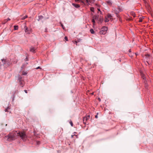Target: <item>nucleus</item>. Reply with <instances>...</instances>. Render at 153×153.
<instances>
[{
    "instance_id": "obj_23",
    "label": "nucleus",
    "mask_w": 153,
    "mask_h": 153,
    "mask_svg": "<svg viewBox=\"0 0 153 153\" xmlns=\"http://www.w3.org/2000/svg\"><path fill=\"white\" fill-rule=\"evenodd\" d=\"M91 11H92L93 12H94V9L93 7H91Z\"/></svg>"
},
{
    "instance_id": "obj_7",
    "label": "nucleus",
    "mask_w": 153,
    "mask_h": 153,
    "mask_svg": "<svg viewBox=\"0 0 153 153\" xmlns=\"http://www.w3.org/2000/svg\"><path fill=\"white\" fill-rule=\"evenodd\" d=\"M3 62V60L1 62H0V69H2V68L5 64Z\"/></svg>"
},
{
    "instance_id": "obj_21",
    "label": "nucleus",
    "mask_w": 153,
    "mask_h": 153,
    "mask_svg": "<svg viewBox=\"0 0 153 153\" xmlns=\"http://www.w3.org/2000/svg\"><path fill=\"white\" fill-rule=\"evenodd\" d=\"M27 73L26 72L23 71L22 72V75H25L27 74Z\"/></svg>"
},
{
    "instance_id": "obj_14",
    "label": "nucleus",
    "mask_w": 153,
    "mask_h": 153,
    "mask_svg": "<svg viewBox=\"0 0 153 153\" xmlns=\"http://www.w3.org/2000/svg\"><path fill=\"white\" fill-rule=\"evenodd\" d=\"M90 32L92 34H94V31L93 29H91L90 30Z\"/></svg>"
},
{
    "instance_id": "obj_10",
    "label": "nucleus",
    "mask_w": 153,
    "mask_h": 153,
    "mask_svg": "<svg viewBox=\"0 0 153 153\" xmlns=\"http://www.w3.org/2000/svg\"><path fill=\"white\" fill-rule=\"evenodd\" d=\"M84 1H85L87 3H88L89 2L90 3H93L94 2V0L93 1V0H83Z\"/></svg>"
},
{
    "instance_id": "obj_4",
    "label": "nucleus",
    "mask_w": 153,
    "mask_h": 153,
    "mask_svg": "<svg viewBox=\"0 0 153 153\" xmlns=\"http://www.w3.org/2000/svg\"><path fill=\"white\" fill-rule=\"evenodd\" d=\"M19 81L20 84L22 87H23L25 84L24 81L22 79V77H19Z\"/></svg>"
},
{
    "instance_id": "obj_37",
    "label": "nucleus",
    "mask_w": 153,
    "mask_h": 153,
    "mask_svg": "<svg viewBox=\"0 0 153 153\" xmlns=\"http://www.w3.org/2000/svg\"><path fill=\"white\" fill-rule=\"evenodd\" d=\"M75 43H76V45H77V42H76V41H75Z\"/></svg>"
},
{
    "instance_id": "obj_34",
    "label": "nucleus",
    "mask_w": 153,
    "mask_h": 153,
    "mask_svg": "<svg viewBox=\"0 0 153 153\" xmlns=\"http://www.w3.org/2000/svg\"><path fill=\"white\" fill-rule=\"evenodd\" d=\"M79 0H75V1L77 2L78 1H79Z\"/></svg>"
},
{
    "instance_id": "obj_40",
    "label": "nucleus",
    "mask_w": 153,
    "mask_h": 153,
    "mask_svg": "<svg viewBox=\"0 0 153 153\" xmlns=\"http://www.w3.org/2000/svg\"><path fill=\"white\" fill-rule=\"evenodd\" d=\"M75 135L76 137H77V135Z\"/></svg>"
},
{
    "instance_id": "obj_13",
    "label": "nucleus",
    "mask_w": 153,
    "mask_h": 153,
    "mask_svg": "<svg viewBox=\"0 0 153 153\" xmlns=\"http://www.w3.org/2000/svg\"><path fill=\"white\" fill-rule=\"evenodd\" d=\"M35 51V49L34 48L32 47L30 48V51H31V52H34Z\"/></svg>"
},
{
    "instance_id": "obj_15",
    "label": "nucleus",
    "mask_w": 153,
    "mask_h": 153,
    "mask_svg": "<svg viewBox=\"0 0 153 153\" xmlns=\"http://www.w3.org/2000/svg\"><path fill=\"white\" fill-rule=\"evenodd\" d=\"M109 19H108L107 17H105V22H108L109 21Z\"/></svg>"
},
{
    "instance_id": "obj_25",
    "label": "nucleus",
    "mask_w": 153,
    "mask_h": 153,
    "mask_svg": "<svg viewBox=\"0 0 153 153\" xmlns=\"http://www.w3.org/2000/svg\"><path fill=\"white\" fill-rule=\"evenodd\" d=\"M70 124L71 125V126H73V123H72V121H71L70 122Z\"/></svg>"
},
{
    "instance_id": "obj_1",
    "label": "nucleus",
    "mask_w": 153,
    "mask_h": 153,
    "mask_svg": "<svg viewBox=\"0 0 153 153\" xmlns=\"http://www.w3.org/2000/svg\"><path fill=\"white\" fill-rule=\"evenodd\" d=\"M13 136L16 139L19 136L23 140H25L27 138V136L25 132H20L16 131H13L11 132Z\"/></svg>"
},
{
    "instance_id": "obj_24",
    "label": "nucleus",
    "mask_w": 153,
    "mask_h": 153,
    "mask_svg": "<svg viewBox=\"0 0 153 153\" xmlns=\"http://www.w3.org/2000/svg\"><path fill=\"white\" fill-rule=\"evenodd\" d=\"M9 109V107H7L6 109L5 110V112H8V110Z\"/></svg>"
},
{
    "instance_id": "obj_3",
    "label": "nucleus",
    "mask_w": 153,
    "mask_h": 153,
    "mask_svg": "<svg viewBox=\"0 0 153 153\" xmlns=\"http://www.w3.org/2000/svg\"><path fill=\"white\" fill-rule=\"evenodd\" d=\"M108 30V28L107 27L104 26L102 27L100 31V33L101 34H105L106 33V31Z\"/></svg>"
},
{
    "instance_id": "obj_5",
    "label": "nucleus",
    "mask_w": 153,
    "mask_h": 153,
    "mask_svg": "<svg viewBox=\"0 0 153 153\" xmlns=\"http://www.w3.org/2000/svg\"><path fill=\"white\" fill-rule=\"evenodd\" d=\"M90 115H88L86 116L83 117V122L85 124H86V122L90 118Z\"/></svg>"
},
{
    "instance_id": "obj_17",
    "label": "nucleus",
    "mask_w": 153,
    "mask_h": 153,
    "mask_svg": "<svg viewBox=\"0 0 153 153\" xmlns=\"http://www.w3.org/2000/svg\"><path fill=\"white\" fill-rule=\"evenodd\" d=\"M27 17V16H25L24 17H22L21 19L22 20L25 19H26V18Z\"/></svg>"
},
{
    "instance_id": "obj_22",
    "label": "nucleus",
    "mask_w": 153,
    "mask_h": 153,
    "mask_svg": "<svg viewBox=\"0 0 153 153\" xmlns=\"http://www.w3.org/2000/svg\"><path fill=\"white\" fill-rule=\"evenodd\" d=\"M141 75L142 76V77H143V79H144L145 78V77L144 76V74L142 73L141 72Z\"/></svg>"
},
{
    "instance_id": "obj_16",
    "label": "nucleus",
    "mask_w": 153,
    "mask_h": 153,
    "mask_svg": "<svg viewBox=\"0 0 153 153\" xmlns=\"http://www.w3.org/2000/svg\"><path fill=\"white\" fill-rule=\"evenodd\" d=\"M10 20V19L9 18H8L7 19H5L4 20V22L3 24L5 23L6 22H7V21Z\"/></svg>"
},
{
    "instance_id": "obj_33",
    "label": "nucleus",
    "mask_w": 153,
    "mask_h": 153,
    "mask_svg": "<svg viewBox=\"0 0 153 153\" xmlns=\"http://www.w3.org/2000/svg\"><path fill=\"white\" fill-rule=\"evenodd\" d=\"M40 68V67H38L37 68H36V69H38V68Z\"/></svg>"
},
{
    "instance_id": "obj_20",
    "label": "nucleus",
    "mask_w": 153,
    "mask_h": 153,
    "mask_svg": "<svg viewBox=\"0 0 153 153\" xmlns=\"http://www.w3.org/2000/svg\"><path fill=\"white\" fill-rule=\"evenodd\" d=\"M28 31L27 28L26 27H25V32H27Z\"/></svg>"
},
{
    "instance_id": "obj_8",
    "label": "nucleus",
    "mask_w": 153,
    "mask_h": 153,
    "mask_svg": "<svg viewBox=\"0 0 153 153\" xmlns=\"http://www.w3.org/2000/svg\"><path fill=\"white\" fill-rule=\"evenodd\" d=\"M72 4L74 6L75 8H78L80 7V5L79 4H76L73 3Z\"/></svg>"
},
{
    "instance_id": "obj_26",
    "label": "nucleus",
    "mask_w": 153,
    "mask_h": 153,
    "mask_svg": "<svg viewBox=\"0 0 153 153\" xmlns=\"http://www.w3.org/2000/svg\"><path fill=\"white\" fill-rule=\"evenodd\" d=\"M132 15L134 17H135V14L134 13H132Z\"/></svg>"
},
{
    "instance_id": "obj_9",
    "label": "nucleus",
    "mask_w": 153,
    "mask_h": 153,
    "mask_svg": "<svg viewBox=\"0 0 153 153\" xmlns=\"http://www.w3.org/2000/svg\"><path fill=\"white\" fill-rule=\"evenodd\" d=\"M109 20L111 19H112V16L110 14L108 13L107 16L106 17Z\"/></svg>"
},
{
    "instance_id": "obj_6",
    "label": "nucleus",
    "mask_w": 153,
    "mask_h": 153,
    "mask_svg": "<svg viewBox=\"0 0 153 153\" xmlns=\"http://www.w3.org/2000/svg\"><path fill=\"white\" fill-rule=\"evenodd\" d=\"M107 3L109 5H111L112 3L114 2L111 0H110L106 1Z\"/></svg>"
},
{
    "instance_id": "obj_12",
    "label": "nucleus",
    "mask_w": 153,
    "mask_h": 153,
    "mask_svg": "<svg viewBox=\"0 0 153 153\" xmlns=\"http://www.w3.org/2000/svg\"><path fill=\"white\" fill-rule=\"evenodd\" d=\"M145 17H140L139 18V22H141L143 21V20L144 19Z\"/></svg>"
},
{
    "instance_id": "obj_38",
    "label": "nucleus",
    "mask_w": 153,
    "mask_h": 153,
    "mask_svg": "<svg viewBox=\"0 0 153 153\" xmlns=\"http://www.w3.org/2000/svg\"><path fill=\"white\" fill-rule=\"evenodd\" d=\"M98 11H100V9H98Z\"/></svg>"
},
{
    "instance_id": "obj_11",
    "label": "nucleus",
    "mask_w": 153,
    "mask_h": 153,
    "mask_svg": "<svg viewBox=\"0 0 153 153\" xmlns=\"http://www.w3.org/2000/svg\"><path fill=\"white\" fill-rule=\"evenodd\" d=\"M98 16L97 15L94 16L93 17V19L94 20L98 19Z\"/></svg>"
},
{
    "instance_id": "obj_29",
    "label": "nucleus",
    "mask_w": 153,
    "mask_h": 153,
    "mask_svg": "<svg viewBox=\"0 0 153 153\" xmlns=\"http://www.w3.org/2000/svg\"><path fill=\"white\" fill-rule=\"evenodd\" d=\"M24 91L26 93H27V91L26 90H25Z\"/></svg>"
},
{
    "instance_id": "obj_27",
    "label": "nucleus",
    "mask_w": 153,
    "mask_h": 153,
    "mask_svg": "<svg viewBox=\"0 0 153 153\" xmlns=\"http://www.w3.org/2000/svg\"><path fill=\"white\" fill-rule=\"evenodd\" d=\"M65 39L66 40V41H68V38H67V36H65Z\"/></svg>"
},
{
    "instance_id": "obj_2",
    "label": "nucleus",
    "mask_w": 153,
    "mask_h": 153,
    "mask_svg": "<svg viewBox=\"0 0 153 153\" xmlns=\"http://www.w3.org/2000/svg\"><path fill=\"white\" fill-rule=\"evenodd\" d=\"M5 138H7V140L8 141L13 140L16 139L11 133H10L7 136H5Z\"/></svg>"
},
{
    "instance_id": "obj_32",
    "label": "nucleus",
    "mask_w": 153,
    "mask_h": 153,
    "mask_svg": "<svg viewBox=\"0 0 153 153\" xmlns=\"http://www.w3.org/2000/svg\"><path fill=\"white\" fill-rule=\"evenodd\" d=\"M95 117L97 118V117H97V115H96L95 116Z\"/></svg>"
},
{
    "instance_id": "obj_31",
    "label": "nucleus",
    "mask_w": 153,
    "mask_h": 153,
    "mask_svg": "<svg viewBox=\"0 0 153 153\" xmlns=\"http://www.w3.org/2000/svg\"><path fill=\"white\" fill-rule=\"evenodd\" d=\"M98 100L99 101H100V98H98Z\"/></svg>"
},
{
    "instance_id": "obj_28",
    "label": "nucleus",
    "mask_w": 153,
    "mask_h": 153,
    "mask_svg": "<svg viewBox=\"0 0 153 153\" xmlns=\"http://www.w3.org/2000/svg\"><path fill=\"white\" fill-rule=\"evenodd\" d=\"M39 19H42V16H39Z\"/></svg>"
},
{
    "instance_id": "obj_18",
    "label": "nucleus",
    "mask_w": 153,
    "mask_h": 153,
    "mask_svg": "<svg viewBox=\"0 0 153 153\" xmlns=\"http://www.w3.org/2000/svg\"><path fill=\"white\" fill-rule=\"evenodd\" d=\"M14 27L15 30H17L18 29V26H14Z\"/></svg>"
},
{
    "instance_id": "obj_39",
    "label": "nucleus",
    "mask_w": 153,
    "mask_h": 153,
    "mask_svg": "<svg viewBox=\"0 0 153 153\" xmlns=\"http://www.w3.org/2000/svg\"><path fill=\"white\" fill-rule=\"evenodd\" d=\"M147 55H148V56H149V54H147Z\"/></svg>"
},
{
    "instance_id": "obj_30",
    "label": "nucleus",
    "mask_w": 153,
    "mask_h": 153,
    "mask_svg": "<svg viewBox=\"0 0 153 153\" xmlns=\"http://www.w3.org/2000/svg\"><path fill=\"white\" fill-rule=\"evenodd\" d=\"M37 144H39L40 143V142H37Z\"/></svg>"
},
{
    "instance_id": "obj_35",
    "label": "nucleus",
    "mask_w": 153,
    "mask_h": 153,
    "mask_svg": "<svg viewBox=\"0 0 153 153\" xmlns=\"http://www.w3.org/2000/svg\"><path fill=\"white\" fill-rule=\"evenodd\" d=\"M62 27L64 29V27H63V26L62 25Z\"/></svg>"
},
{
    "instance_id": "obj_36",
    "label": "nucleus",
    "mask_w": 153,
    "mask_h": 153,
    "mask_svg": "<svg viewBox=\"0 0 153 153\" xmlns=\"http://www.w3.org/2000/svg\"><path fill=\"white\" fill-rule=\"evenodd\" d=\"M131 50L130 49V50H129V52H131Z\"/></svg>"
},
{
    "instance_id": "obj_19",
    "label": "nucleus",
    "mask_w": 153,
    "mask_h": 153,
    "mask_svg": "<svg viewBox=\"0 0 153 153\" xmlns=\"http://www.w3.org/2000/svg\"><path fill=\"white\" fill-rule=\"evenodd\" d=\"M92 22L93 23V25L94 26L95 25V20L93 19H92Z\"/></svg>"
}]
</instances>
